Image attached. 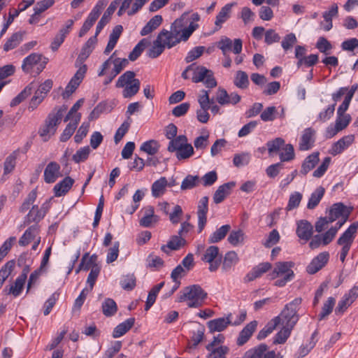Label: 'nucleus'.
<instances>
[{
  "label": "nucleus",
  "instance_id": "5701e85b",
  "mask_svg": "<svg viewBox=\"0 0 358 358\" xmlns=\"http://www.w3.org/2000/svg\"><path fill=\"white\" fill-rule=\"evenodd\" d=\"M236 3L232 2L227 3L223 6L218 14L216 15L215 21V30H219L222 28V24L226 22L231 17V10Z\"/></svg>",
  "mask_w": 358,
  "mask_h": 358
},
{
  "label": "nucleus",
  "instance_id": "393cba45",
  "mask_svg": "<svg viewBox=\"0 0 358 358\" xmlns=\"http://www.w3.org/2000/svg\"><path fill=\"white\" fill-rule=\"evenodd\" d=\"M315 130L311 128L304 129L299 144L300 150L306 151L313 148L315 143Z\"/></svg>",
  "mask_w": 358,
  "mask_h": 358
},
{
  "label": "nucleus",
  "instance_id": "f704fd0d",
  "mask_svg": "<svg viewBox=\"0 0 358 358\" xmlns=\"http://www.w3.org/2000/svg\"><path fill=\"white\" fill-rule=\"evenodd\" d=\"M163 21L162 17L160 15H156L152 17L147 24L143 27L141 31V36H146L157 28H158Z\"/></svg>",
  "mask_w": 358,
  "mask_h": 358
},
{
  "label": "nucleus",
  "instance_id": "bf43d9fd",
  "mask_svg": "<svg viewBox=\"0 0 358 358\" xmlns=\"http://www.w3.org/2000/svg\"><path fill=\"white\" fill-rule=\"evenodd\" d=\"M238 255L234 251L228 252L224 258L223 268L228 270L238 262Z\"/></svg>",
  "mask_w": 358,
  "mask_h": 358
},
{
  "label": "nucleus",
  "instance_id": "7ed1b4c3",
  "mask_svg": "<svg viewBox=\"0 0 358 358\" xmlns=\"http://www.w3.org/2000/svg\"><path fill=\"white\" fill-rule=\"evenodd\" d=\"M207 293L198 285L186 287L178 294V301L185 302L191 308H197L203 306Z\"/></svg>",
  "mask_w": 358,
  "mask_h": 358
},
{
  "label": "nucleus",
  "instance_id": "f257e3e1",
  "mask_svg": "<svg viewBox=\"0 0 358 358\" xmlns=\"http://www.w3.org/2000/svg\"><path fill=\"white\" fill-rule=\"evenodd\" d=\"M200 20L197 13H185L174 21L171 31L163 29L158 34V42L164 47L171 48L181 41H186L192 33L199 27L196 23Z\"/></svg>",
  "mask_w": 358,
  "mask_h": 358
},
{
  "label": "nucleus",
  "instance_id": "864d4df0",
  "mask_svg": "<svg viewBox=\"0 0 358 358\" xmlns=\"http://www.w3.org/2000/svg\"><path fill=\"white\" fill-rule=\"evenodd\" d=\"M22 41V35L20 33L13 34L5 43L3 50L6 52L17 47Z\"/></svg>",
  "mask_w": 358,
  "mask_h": 358
},
{
  "label": "nucleus",
  "instance_id": "4c0bfd02",
  "mask_svg": "<svg viewBox=\"0 0 358 358\" xmlns=\"http://www.w3.org/2000/svg\"><path fill=\"white\" fill-rule=\"evenodd\" d=\"M38 229L36 226H31L28 228L23 234L19 241V244L22 246L28 245L31 241L35 240L38 237Z\"/></svg>",
  "mask_w": 358,
  "mask_h": 358
},
{
  "label": "nucleus",
  "instance_id": "20e7f679",
  "mask_svg": "<svg viewBox=\"0 0 358 358\" xmlns=\"http://www.w3.org/2000/svg\"><path fill=\"white\" fill-rule=\"evenodd\" d=\"M294 266L292 262H278L275 264L273 271L268 275L271 280H275V286L282 287L294 278L295 274L292 269Z\"/></svg>",
  "mask_w": 358,
  "mask_h": 358
},
{
  "label": "nucleus",
  "instance_id": "6e6d98bb",
  "mask_svg": "<svg viewBox=\"0 0 358 358\" xmlns=\"http://www.w3.org/2000/svg\"><path fill=\"white\" fill-rule=\"evenodd\" d=\"M148 43L149 42L146 38H143L141 40L129 55V59L131 61H135L137 59V58L141 55Z\"/></svg>",
  "mask_w": 358,
  "mask_h": 358
},
{
  "label": "nucleus",
  "instance_id": "2f4dec72",
  "mask_svg": "<svg viewBox=\"0 0 358 358\" xmlns=\"http://www.w3.org/2000/svg\"><path fill=\"white\" fill-rule=\"evenodd\" d=\"M271 268V264L268 262H263L253 268L250 272L246 275L248 281H252L256 278L262 276L264 273Z\"/></svg>",
  "mask_w": 358,
  "mask_h": 358
},
{
  "label": "nucleus",
  "instance_id": "0e129e2a",
  "mask_svg": "<svg viewBox=\"0 0 358 358\" xmlns=\"http://www.w3.org/2000/svg\"><path fill=\"white\" fill-rule=\"evenodd\" d=\"M302 197V194L299 192L292 193L289 196L288 203L285 208L286 210L291 211L296 208L299 206Z\"/></svg>",
  "mask_w": 358,
  "mask_h": 358
},
{
  "label": "nucleus",
  "instance_id": "c03bdc74",
  "mask_svg": "<svg viewBox=\"0 0 358 358\" xmlns=\"http://www.w3.org/2000/svg\"><path fill=\"white\" fill-rule=\"evenodd\" d=\"M324 194V189L322 187H317L310 195L308 202L307 203V208L308 209L315 208L321 201L322 198Z\"/></svg>",
  "mask_w": 358,
  "mask_h": 358
},
{
  "label": "nucleus",
  "instance_id": "dca6fc26",
  "mask_svg": "<svg viewBox=\"0 0 358 358\" xmlns=\"http://www.w3.org/2000/svg\"><path fill=\"white\" fill-rule=\"evenodd\" d=\"M142 216L139 220V224L143 227H151L157 224L159 217L155 213V209L151 206H148L141 210Z\"/></svg>",
  "mask_w": 358,
  "mask_h": 358
},
{
  "label": "nucleus",
  "instance_id": "8fccbe9b",
  "mask_svg": "<svg viewBox=\"0 0 358 358\" xmlns=\"http://www.w3.org/2000/svg\"><path fill=\"white\" fill-rule=\"evenodd\" d=\"M230 228L231 227L229 224L222 225L210 236L208 242L215 243L220 241L225 237Z\"/></svg>",
  "mask_w": 358,
  "mask_h": 358
},
{
  "label": "nucleus",
  "instance_id": "603ef678",
  "mask_svg": "<svg viewBox=\"0 0 358 358\" xmlns=\"http://www.w3.org/2000/svg\"><path fill=\"white\" fill-rule=\"evenodd\" d=\"M234 84L240 89H246L249 85L248 74L243 71H238L234 76Z\"/></svg>",
  "mask_w": 358,
  "mask_h": 358
},
{
  "label": "nucleus",
  "instance_id": "de8ad7c7",
  "mask_svg": "<svg viewBox=\"0 0 358 358\" xmlns=\"http://www.w3.org/2000/svg\"><path fill=\"white\" fill-rule=\"evenodd\" d=\"M34 83H31L19 94H17L15 98H13L10 101V106H16L18 104H20L22 101H23L25 99H27L31 94L32 90L34 88Z\"/></svg>",
  "mask_w": 358,
  "mask_h": 358
},
{
  "label": "nucleus",
  "instance_id": "ea45409f",
  "mask_svg": "<svg viewBox=\"0 0 358 358\" xmlns=\"http://www.w3.org/2000/svg\"><path fill=\"white\" fill-rule=\"evenodd\" d=\"M25 282L23 280V278H17L13 284L10 285L9 287H6L3 292L6 294H11L14 297L20 296L22 293Z\"/></svg>",
  "mask_w": 358,
  "mask_h": 358
},
{
  "label": "nucleus",
  "instance_id": "e2e57ef3",
  "mask_svg": "<svg viewBox=\"0 0 358 358\" xmlns=\"http://www.w3.org/2000/svg\"><path fill=\"white\" fill-rule=\"evenodd\" d=\"M185 244V240L181 236H173L171 240L168 242L166 245H163L162 250L166 252V248L170 250H176L179 249Z\"/></svg>",
  "mask_w": 358,
  "mask_h": 358
},
{
  "label": "nucleus",
  "instance_id": "a878e982",
  "mask_svg": "<svg viewBox=\"0 0 358 358\" xmlns=\"http://www.w3.org/2000/svg\"><path fill=\"white\" fill-rule=\"evenodd\" d=\"M313 232L312 224L305 220H301L296 222V233L297 236L306 241H308Z\"/></svg>",
  "mask_w": 358,
  "mask_h": 358
},
{
  "label": "nucleus",
  "instance_id": "680f3d73",
  "mask_svg": "<svg viewBox=\"0 0 358 358\" xmlns=\"http://www.w3.org/2000/svg\"><path fill=\"white\" fill-rule=\"evenodd\" d=\"M194 153L193 146L188 142L176 153V158L179 160L187 159Z\"/></svg>",
  "mask_w": 358,
  "mask_h": 358
},
{
  "label": "nucleus",
  "instance_id": "2eb2a0df",
  "mask_svg": "<svg viewBox=\"0 0 358 358\" xmlns=\"http://www.w3.org/2000/svg\"><path fill=\"white\" fill-rule=\"evenodd\" d=\"M62 176L60 165L56 162H50L47 164L43 172V180L48 184L54 183Z\"/></svg>",
  "mask_w": 358,
  "mask_h": 358
},
{
  "label": "nucleus",
  "instance_id": "37998d69",
  "mask_svg": "<svg viewBox=\"0 0 358 358\" xmlns=\"http://www.w3.org/2000/svg\"><path fill=\"white\" fill-rule=\"evenodd\" d=\"M201 135L196 137L194 141V145L196 150H203L207 148L209 144L210 133L207 129H202Z\"/></svg>",
  "mask_w": 358,
  "mask_h": 358
},
{
  "label": "nucleus",
  "instance_id": "a19ab883",
  "mask_svg": "<svg viewBox=\"0 0 358 358\" xmlns=\"http://www.w3.org/2000/svg\"><path fill=\"white\" fill-rule=\"evenodd\" d=\"M345 223V220L342 222L338 221L336 222L335 226L329 228L325 233L322 234V237L323 238V245H327L330 243L333 239L335 238L338 231Z\"/></svg>",
  "mask_w": 358,
  "mask_h": 358
},
{
  "label": "nucleus",
  "instance_id": "4468645a",
  "mask_svg": "<svg viewBox=\"0 0 358 358\" xmlns=\"http://www.w3.org/2000/svg\"><path fill=\"white\" fill-rule=\"evenodd\" d=\"M358 296V287H353L347 293H345L342 299L338 301L336 308V313H343L351 304L356 300Z\"/></svg>",
  "mask_w": 358,
  "mask_h": 358
},
{
  "label": "nucleus",
  "instance_id": "69168bd1",
  "mask_svg": "<svg viewBox=\"0 0 358 358\" xmlns=\"http://www.w3.org/2000/svg\"><path fill=\"white\" fill-rule=\"evenodd\" d=\"M146 192V189H138L136 191L134 194L133 195V201L134 203V205H133L131 207L127 209V212L129 214L134 213L139 207V202L143 199L145 196Z\"/></svg>",
  "mask_w": 358,
  "mask_h": 358
},
{
  "label": "nucleus",
  "instance_id": "338daca9",
  "mask_svg": "<svg viewBox=\"0 0 358 358\" xmlns=\"http://www.w3.org/2000/svg\"><path fill=\"white\" fill-rule=\"evenodd\" d=\"M250 155L248 152H242L234 155L233 164L236 167L246 166L250 161Z\"/></svg>",
  "mask_w": 358,
  "mask_h": 358
},
{
  "label": "nucleus",
  "instance_id": "13d9d810",
  "mask_svg": "<svg viewBox=\"0 0 358 358\" xmlns=\"http://www.w3.org/2000/svg\"><path fill=\"white\" fill-rule=\"evenodd\" d=\"M200 181L198 176H187L182 180L180 186L182 190L191 189L198 185Z\"/></svg>",
  "mask_w": 358,
  "mask_h": 358
},
{
  "label": "nucleus",
  "instance_id": "423d86ee",
  "mask_svg": "<svg viewBox=\"0 0 358 358\" xmlns=\"http://www.w3.org/2000/svg\"><path fill=\"white\" fill-rule=\"evenodd\" d=\"M115 85L118 88H123L122 96L127 99L138 93L141 83L138 79L135 78L134 72L127 71L119 77Z\"/></svg>",
  "mask_w": 358,
  "mask_h": 358
},
{
  "label": "nucleus",
  "instance_id": "79ce46f5",
  "mask_svg": "<svg viewBox=\"0 0 358 358\" xmlns=\"http://www.w3.org/2000/svg\"><path fill=\"white\" fill-rule=\"evenodd\" d=\"M188 142L187 138L185 135H180L170 141L167 147V150L170 152H177L180 150L185 143Z\"/></svg>",
  "mask_w": 358,
  "mask_h": 358
},
{
  "label": "nucleus",
  "instance_id": "5fc2aeb1",
  "mask_svg": "<svg viewBox=\"0 0 358 358\" xmlns=\"http://www.w3.org/2000/svg\"><path fill=\"white\" fill-rule=\"evenodd\" d=\"M293 329L282 326L280 330L275 334L273 338V343L275 344H282L286 342L287 338L289 337L292 330Z\"/></svg>",
  "mask_w": 358,
  "mask_h": 358
},
{
  "label": "nucleus",
  "instance_id": "0eeeda50",
  "mask_svg": "<svg viewBox=\"0 0 358 358\" xmlns=\"http://www.w3.org/2000/svg\"><path fill=\"white\" fill-rule=\"evenodd\" d=\"M48 62V59L42 54L34 52L23 59L22 69L24 73L36 76L43 71Z\"/></svg>",
  "mask_w": 358,
  "mask_h": 358
},
{
  "label": "nucleus",
  "instance_id": "c9c22d12",
  "mask_svg": "<svg viewBox=\"0 0 358 358\" xmlns=\"http://www.w3.org/2000/svg\"><path fill=\"white\" fill-rule=\"evenodd\" d=\"M134 318H129L118 324L113 330V337L120 338L125 334L134 324Z\"/></svg>",
  "mask_w": 358,
  "mask_h": 358
},
{
  "label": "nucleus",
  "instance_id": "09e8293b",
  "mask_svg": "<svg viewBox=\"0 0 358 358\" xmlns=\"http://www.w3.org/2000/svg\"><path fill=\"white\" fill-rule=\"evenodd\" d=\"M160 145L158 141L155 140H150L143 143L141 145L140 150L148 155H154L158 152Z\"/></svg>",
  "mask_w": 358,
  "mask_h": 358
},
{
  "label": "nucleus",
  "instance_id": "412c9836",
  "mask_svg": "<svg viewBox=\"0 0 358 358\" xmlns=\"http://www.w3.org/2000/svg\"><path fill=\"white\" fill-rule=\"evenodd\" d=\"M231 314H229L226 317L210 320L207 323L209 331L210 333H214L224 331L231 323Z\"/></svg>",
  "mask_w": 358,
  "mask_h": 358
},
{
  "label": "nucleus",
  "instance_id": "e433bc0d",
  "mask_svg": "<svg viewBox=\"0 0 358 358\" xmlns=\"http://www.w3.org/2000/svg\"><path fill=\"white\" fill-rule=\"evenodd\" d=\"M123 28L121 25L115 26L109 36V41L104 52L108 54L115 48L117 42L122 32Z\"/></svg>",
  "mask_w": 358,
  "mask_h": 358
},
{
  "label": "nucleus",
  "instance_id": "9d476101",
  "mask_svg": "<svg viewBox=\"0 0 358 358\" xmlns=\"http://www.w3.org/2000/svg\"><path fill=\"white\" fill-rule=\"evenodd\" d=\"M78 68L77 71L71 78L62 93L64 99H68L76 90L85 76L87 70V66L85 64H82Z\"/></svg>",
  "mask_w": 358,
  "mask_h": 358
},
{
  "label": "nucleus",
  "instance_id": "6e6552de",
  "mask_svg": "<svg viewBox=\"0 0 358 358\" xmlns=\"http://www.w3.org/2000/svg\"><path fill=\"white\" fill-rule=\"evenodd\" d=\"M66 108H59L54 114L49 115L45 123L39 130V135L44 141H47L55 133L57 126L61 123Z\"/></svg>",
  "mask_w": 358,
  "mask_h": 358
},
{
  "label": "nucleus",
  "instance_id": "9b49d317",
  "mask_svg": "<svg viewBox=\"0 0 358 358\" xmlns=\"http://www.w3.org/2000/svg\"><path fill=\"white\" fill-rule=\"evenodd\" d=\"M107 1L106 0H99L96 5L94 6L90 13L87 18L85 21L82 28L79 32V36H83L92 27L99 16L100 15L102 10L106 6Z\"/></svg>",
  "mask_w": 358,
  "mask_h": 358
},
{
  "label": "nucleus",
  "instance_id": "b1692460",
  "mask_svg": "<svg viewBox=\"0 0 358 358\" xmlns=\"http://www.w3.org/2000/svg\"><path fill=\"white\" fill-rule=\"evenodd\" d=\"M329 255L328 252L320 253L315 257L306 268L310 274H314L320 270L328 262Z\"/></svg>",
  "mask_w": 358,
  "mask_h": 358
},
{
  "label": "nucleus",
  "instance_id": "ddd939ff",
  "mask_svg": "<svg viewBox=\"0 0 358 358\" xmlns=\"http://www.w3.org/2000/svg\"><path fill=\"white\" fill-rule=\"evenodd\" d=\"M217 46L224 55L230 50H232L235 54H239L242 51L243 43L239 38L233 41L229 38L224 36L218 42Z\"/></svg>",
  "mask_w": 358,
  "mask_h": 358
},
{
  "label": "nucleus",
  "instance_id": "7c9ffc66",
  "mask_svg": "<svg viewBox=\"0 0 358 358\" xmlns=\"http://www.w3.org/2000/svg\"><path fill=\"white\" fill-rule=\"evenodd\" d=\"M257 326V321L254 320L248 323L240 332L237 338V345H243L245 344L252 335Z\"/></svg>",
  "mask_w": 358,
  "mask_h": 358
},
{
  "label": "nucleus",
  "instance_id": "bb28decb",
  "mask_svg": "<svg viewBox=\"0 0 358 358\" xmlns=\"http://www.w3.org/2000/svg\"><path fill=\"white\" fill-rule=\"evenodd\" d=\"M74 180L71 177H66L59 182L57 183L54 188V194L56 197L64 196L72 187Z\"/></svg>",
  "mask_w": 358,
  "mask_h": 358
},
{
  "label": "nucleus",
  "instance_id": "f03ea898",
  "mask_svg": "<svg viewBox=\"0 0 358 358\" xmlns=\"http://www.w3.org/2000/svg\"><path fill=\"white\" fill-rule=\"evenodd\" d=\"M184 79H191L194 83L202 82L206 87L213 88L217 85V82L210 70L206 67L192 64L182 73Z\"/></svg>",
  "mask_w": 358,
  "mask_h": 358
},
{
  "label": "nucleus",
  "instance_id": "1a4fd4ad",
  "mask_svg": "<svg viewBox=\"0 0 358 358\" xmlns=\"http://www.w3.org/2000/svg\"><path fill=\"white\" fill-rule=\"evenodd\" d=\"M358 229V224L355 222L350 225V227L341 235L337 241V244L341 247L340 251V260L344 262L345 258L350 250L352 244L355 238L357 231Z\"/></svg>",
  "mask_w": 358,
  "mask_h": 358
},
{
  "label": "nucleus",
  "instance_id": "774afa93",
  "mask_svg": "<svg viewBox=\"0 0 358 358\" xmlns=\"http://www.w3.org/2000/svg\"><path fill=\"white\" fill-rule=\"evenodd\" d=\"M331 158L329 157H325L321 164L313 171V176L317 178L322 177L327 172L330 164Z\"/></svg>",
  "mask_w": 358,
  "mask_h": 358
},
{
  "label": "nucleus",
  "instance_id": "6ab92c4d",
  "mask_svg": "<svg viewBox=\"0 0 358 358\" xmlns=\"http://www.w3.org/2000/svg\"><path fill=\"white\" fill-rule=\"evenodd\" d=\"M218 255L219 248L217 246L213 245L206 249L201 258L203 262L210 264L209 270L210 271H215L220 266V262L216 260Z\"/></svg>",
  "mask_w": 358,
  "mask_h": 358
},
{
  "label": "nucleus",
  "instance_id": "473e14b6",
  "mask_svg": "<svg viewBox=\"0 0 358 358\" xmlns=\"http://www.w3.org/2000/svg\"><path fill=\"white\" fill-rule=\"evenodd\" d=\"M116 6L117 3L116 1L112 2L103 16L101 17V20L98 22L96 28V35H98L100 31L103 29L104 26L110 21L111 15L113 14L115 10H116Z\"/></svg>",
  "mask_w": 358,
  "mask_h": 358
},
{
  "label": "nucleus",
  "instance_id": "c85d7f7f",
  "mask_svg": "<svg viewBox=\"0 0 358 358\" xmlns=\"http://www.w3.org/2000/svg\"><path fill=\"white\" fill-rule=\"evenodd\" d=\"M171 185L169 184L166 178L160 177L158 180H155L151 186L152 196L155 198H159L163 196L166 188Z\"/></svg>",
  "mask_w": 358,
  "mask_h": 358
},
{
  "label": "nucleus",
  "instance_id": "3c124183",
  "mask_svg": "<svg viewBox=\"0 0 358 358\" xmlns=\"http://www.w3.org/2000/svg\"><path fill=\"white\" fill-rule=\"evenodd\" d=\"M164 285V282H162L155 286H154L152 289L149 292L145 309V310H148L150 307L155 303L157 296L160 291V289L163 287Z\"/></svg>",
  "mask_w": 358,
  "mask_h": 358
},
{
  "label": "nucleus",
  "instance_id": "72a5a7b5",
  "mask_svg": "<svg viewBox=\"0 0 358 358\" xmlns=\"http://www.w3.org/2000/svg\"><path fill=\"white\" fill-rule=\"evenodd\" d=\"M319 155L320 154L318 152H315L305 159L301 169V173L303 175H306L315 166L320 159Z\"/></svg>",
  "mask_w": 358,
  "mask_h": 358
},
{
  "label": "nucleus",
  "instance_id": "49530a36",
  "mask_svg": "<svg viewBox=\"0 0 358 358\" xmlns=\"http://www.w3.org/2000/svg\"><path fill=\"white\" fill-rule=\"evenodd\" d=\"M278 317H273L266 326L259 332L257 338L262 340L267 337L278 326Z\"/></svg>",
  "mask_w": 358,
  "mask_h": 358
},
{
  "label": "nucleus",
  "instance_id": "aec40b11",
  "mask_svg": "<svg viewBox=\"0 0 358 358\" xmlns=\"http://www.w3.org/2000/svg\"><path fill=\"white\" fill-rule=\"evenodd\" d=\"M245 358H275V353L269 350L266 345H259L258 347L249 350L245 355Z\"/></svg>",
  "mask_w": 358,
  "mask_h": 358
},
{
  "label": "nucleus",
  "instance_id": "a18cd8bd",
  "mask_svg": "<svg viewBox=\"0 0 358 358\" xmlns=\"http://www.w3.org/2000/svg\"><path fill=\"white\" fill-rule=\"evenodd\" d=\"M75 121L69 120L70 122L67 124L65 129L63 131L61 136L60 141L62 142H65L70 138L72 134L74 133L78 122H80L79 115H76L75 117Z\"/></svg>",
  "mask_w": 358,
  "mask_h": 358
},
{
  "label": "nucleus",
  "instance_id": "f3484780",
  "mask_svg": "<svg viewBox=\"0 0 358 358\" xmlns=\"http://www.w3.org/2000/svg\"><path fill=\"white\" fill-rule=\"evenodd\" d=\"M208 198L207 196L202 197L198 203L197 206V217H198V229L199 232L204 229L207 222V213L208 210Z\"/></svg>",
  "mask_w": 358,
  "mask_h": 358
},
{
  "label": "nucleus",
  "instance_id": "f8f14e48",
  "mask_svg": "<svg viewBox=\"0 0 358 358\" xmlns=\"http://www.w3.org/2000/svg\"><path fill=\"white\" fill-rule=\"evenodd\" d=\"M351 116L349 114L337 113L335 123L334 124H329L326 129V138H331L336 135L339 131L345 129L351 122Z\"/></svg>",
  "mask_w": 358,
  "mask_h": 358
},
{
  "label": "nucleus",
  "instance_id": "cd10ccee",
  "mask_svg": "<svg viewBox=\"0 0 358 358\" xmlns=\"http://www.w3.org/2000/svg\"><path fill=\"white\" fill-rule=\"evenodd\" d=\"M345 210V206L343 203H334L329 210L327 218L330 220L331 223L336 221L337 219H339L340 217L342 218L341 220H339L340 222H342L344 220H345V217H347V213Z\"/></svg>",
  "mask_w": 358,
  "mask_h": 358
},
{
  "label": "nucleus",
  "instance_id": "58836bf2",
  "mask_svg": "<svg viewBox=\"0 0 358 358\" xmlns=\"http://www.w3.org/2000/svg\"><path fill=\"white\" fill-rule=\"evenodd\" d=\"M317 332L315 331L311 337L305 341L299 348L297 352L298 357H303L315 347L316 344L315 336Z\"/></svg>",
  "mask_w": 358,
  "mask_h": 358
},
{
  "label": "nucleus",
  "instance_id": "052dcab7",
  "mask_svg": "<svg viewBox=\"0 0 358 358\" xmlns=\"http://www.w3.org/2000/svg\"><path fill=\"white\" fill-rule=\"evenodd\" d=\"M117 310L116 303L112 299H106L102 303L103 313L106 316L113 315L117 312Z\"/></svg>",
  "mask_w": 358,
  "mask_h": 358
},
{
  "label": "nucleus",
  "instance_id": "a211bd4d",
  "mask_svg": "<svg viewBox=\"0 0 358 358\" xmlns=\"http://www.w3.org/2000/svg\"><path fill=\"white\" fill-rule=\"evenodd\" d=\"M354 141L355 136L353 134L342 137L331 145L329 150V153L334 156L341 154L348 148L352 144Z\"/></svg>",
  "mask_w": 358,
  "mask_h": 358
},
{
  "label": "nucleus",
  "instance_id": "4d7b16f0",
  "mask_svg": "<svg viewBox=\"0 0 358 358\" xmlns=\"http://www.w3.org/2000/svg\"><path fill=\"white\" fill-rule=\"evenodd\" d=\"M15 267V262L13 260L6 262L0 269V287L2 286L5 280L12 273Z\"/></svg>",
  "mask_w": 358,
  "mask_h": 358
},
{
  "label": "nucleus",
  "instance_id": "39448f33",
  "mask_svg": "<svg viewBox=\"0 0 358 358\" xmlns=\"http://www.w3.org/2000/svg\"><path fill=\"white\" fill-rule=\"evenodd\" d=\"M301 303V299L296 298L289 303L286 304L280 315L275 317H278V325L285 326L293 329L299 318L298 310Z\"/></svg>",
  "mask_w": 358,
  "mask_h": 358
},
{
  "label": "nucleus",
  "instance_id": "c756f323",
  "mask_svg": "<svg viewBox=\"0 0 358 358\" xmlns=\"http://www.w3.org/2000/svg\"><path fill=\"white\" fill-rule=\"evenodd\" d=\"M234 182H229L220 185L213 195V201L220 203L230 194L231 189L235 187Z\"/></svg>",
  "mask_w": 358,
  "mask_h": 358
},
{
  "label": "nucleus",
  "instance_id": "4be33fe9",
  "mask_svg": "<svg viewBox=\"0 0 358 358\" xmlns=\"http://www.w3.org/2000/svg\"><path fill=\"white\" fill-rule=\"evenodd\" d=\"M216 100L221 105H234L240 101L241 96L236 92L228 94L225 90L218 89Z\"/></svg>",
  "mask_w": 358,
  "mask_h": 358
}]
</instances>
